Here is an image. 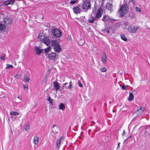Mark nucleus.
Masks as SVG:
<instances>
[{"mask_svg":"<svg viewBox=\"0 0 150 150\" xmlns=\"http://www.w3.org/2000/svg\"><path fill=\"white\" fill-rule=\"evenodd\" d=\"M128 10V6L127 3L126 2H124L118 11V12L121 16H123L127 13Z\"/></svg>","mask_w":150,"mask_h":150,"instance_id":"f257e3e1","label":"nucleus"},{"mask_svg":"<svg viewBox=\"0 0 150 150\" xmlns=\"http://www.w3.org/2000/svg\"><path fill=\"white\" fill-rule=\"evenodd\" d=\"M51 45L53 47L54 51L59 53L61 52L62 49L58 41L53 40L51 41Z\"/></svg>","mask_w":150,"mask_h":150,"instance_id":"f03ea898","label":"nucleus"},{"mask_svg":"<svg viewBox=\"0 0 150 150\" xmlns=\"http://www.w3.org/2000/svg\"><path fill=\"white\" fill-rule=\"evenodd\" d=\"M125 27L127 29L128 31L130 33H136L137 31V29L139 28L138 27H136L134 25L129 24L127 22L125 23Z\"/></svg>","mask_w":150,"mask_h":150,"instance_id":"7ed1b4c3","label":"nucleus"},{"mask_svg":"<svg viewBox=\"0 0 150 150\" xmlns=\"http://www.w3.org/2000/svg\"><path fill=\"white\" fill-rule=\"evenodd\" d=\"M38 38L40 41H42L47 45H49L50 43V40L47 37H46L41 34H39Z\"/></svg>","mask_w":150,"mask_h":150,"instance_id":"20e7f679","label":"nucleus"},{"mask_svg":"<svg viewBox=\"0 0 150 150\" xmlns=\"http://www.w3.org/2000/svg\"><path fill=\"white\" fill-rule=\"evenodd\" d=\"M52 33L53 35L57 38L60 37L62 35L61 32L58 29L55 28L53 29Z\"/></svg>","mask_w":150,"mask_h":150,"instance_id":"39448f33","label":"nucleus"},{"mask_svg":"<svg viewBox=\"0 0 150 150\" xmlns=\"http://www.w3.org/2000/svg\"><path fill=\"white\" fill-rule=\"evenodd\" d=\"M91 6L90 2L88 1H84L81 6V8L84 11H86L89 9Z\"/></svg>","mask_w":150,"mask_h":150,"instance_id":"423d86ee","label":"nucleus"},{"mask_svg":"<svg viewBox=\"0 0 150 150\" xmlns=\"http://www.w3.org/2000/svg\"><path fill=\"white\" fill-rule=\"evenodd\" d=\"M58 54L54 52L49 54L47 55L48 58L49 59L56 60L58 59Z\"/></svg>","mask_w":150,"mask_h":150,"instance_id":"0eeeda50","label":"nucleus"},{"mask_svg":"<svg viewBox=\"0 0 150 150\" xmlns=\"http://www.w3.org/2000/svg\"><path fill=\"white\" fill-rule=\"evenodd\" d=\"M144 110V108L142 107H140V108L138 109L134 113L136 115V117L139 116L143 113Z\"/></svg>","mask_w":150,"mask_h":150,"instance_id":"6e6552de","label":"nucleus"},{"mask_svg":"<svg viewBox=\"0 0 150 150\" xmlns=\"http://www.w3.org/2000/svg\"><path fill=\"white\" fill-rule=\"evenodd\" d=\"M115 19H112L108 16H104V21L106 23L107 22L112 23L115 20Z\"/></svg>","mask_w":150,"mask_h":150,"instance_id":"1a4fd4ad","label":"nucleus"},{"mask_svg":"<svg viewBox=\"0 0 150 150\" xmlns=\"http://www.w3.org/2000/svg\"><path fill=\"white\" fill-rule=\"evenodd\" d=\"M4 22L7 25H9L12 24L13 20L11 18H5L4 20Z\"/></svg>","mask_w":150,"mask_h":150,"instance_id":"9d476101","label":"nucleus"},{"mask_svg":"<svg viewBox=\"0 0 150 150\" xmlns=\"http://www.w3.org/2000/svg\"><path fill=\"white\" fill-rule=\"evenodd\" d=\"M103 14V10L101 8H99L97 11L95 17V18H99L102 16Z\"/></svg>","mask_w":150,"mask_h":150,"instance_id":"9b49d317","label":"nucleus"},{"mask_svg":"<svg viewBox=\"0 0 150 150\" xmlns=\"http://www.w3.org/2000/svg\"><path fill=\"white\" fill-rule=\"evenodd\" d=\"M52 83L53 85L52 89L56 90V93H57V90L59 89L60 86L59 85V83L57 81H54L52 82Z\"/></svg>","mask_w":150,"mask_h":150,"instance_id":"f8f14e48","label":"nucleus"},{"mask_svg":"<svg viewBox=\"0 0 150 150\" xmlns=\"http://www.w3.org/2000/svg\"><path fill=\"white\" fill-rule=\"evenodd\" d=\"M59 127L56 125H53L52 128V132L54 133H57L59 130Z\"/></svg>","mask_w":150,"mask_h":150,"instance_id":"ddd939ff","label":"nucleus"},{"mask_svg":"<svg viewBox=\"0 0 150 150\" xmlns=\"http://www.w3.org/2000/svg\"><path fill=\"white\" fill-rule=\"evenodd\" d=\"M73 10L74 13L76 14L80 13L81 11V9L77 6L74 7Z\"/></svg>","mask_w":150,"mask_h":150,"instance_id":"4468645a","label":"nucleus"},{"mask_svg":"<svg viewBox=\"0 0 150 150\" xmlns=\"http://www.w3.org/2000/svg\"><path fill=\"white\" fill-rule=\"evenodd\" d=\"M35 51L36 52V54L38 55H39L42 53L43 50L39 49L38 47H36L35 48Z\"/></svg>","mask_w":150,"mask_h":150,"instance_id":"2eb2a0df","label":"nucleus"},{"mask_svg":"<svg viewBox=\"0 0 150 150\" xmlns=\"http://www.w3.org/2000/svg\"><path fill=\"white\" fill-rule=\"evenodd\" d=\"M15 1V0H7L4 1V4L6 6H7L9 4H13L14 3Z\"/></svg>","mask_w":150,"mask_h":150,"instance_id":"dca6fc26","label":"nucleus"},{"mask_svg":"<svg viewBox=\"0 0 150 150\" xmlns=\"http://www.w3.org/2000/svg\"><path fill=\"white\" fill-rule=\"evenodd\" d=\"M70 85H69V83H66L63 84V89L64 88H65L67 89H71V88L70 87Z\"/></svg>","mask_w":150,"mask_h":150,"instance_id":"f3484780","label":"nucleus"},{"mask_svg":"<svg viewBox=\"0 0 150 150\" xmlns=\"http://www.w3.org/2000/svg\"><path fill=\"white\" fill-rule=\"evenodd\" d=\"M112 4H111L109 3L107 4L106 8L108 10L111 11H112Z\"/></svg>","mask_w":150,"mask_h":150,"instance_id":"a211bd4d","label":"nucleus"},{"mask_svg":"<svg viewBox=\"0 0 150 150\" xmlns=\"http://www.w3.org/2000/svg\"><path fill=\"white\" fill-rule=\"evenodd\" d=\"M58 108L59 110H64L65 108L64 105L63 103H60Z\"/></svg>","mask_w":150,"mask_h":150,"instance_id":"6ab92c4d","label":"nucleus"},{"mask_svg":"<svg viewBox=\"0 0 150 150\" xmlns=\"http://www.w3.org/2000/svg\"><path fill=\"white\" fill-rule=\"evenodd\" d=\"M5 28L6 27L5 25L3 23H0V32L4 31Z\"/></svg>","mask_w":150,"mask_h":150,"instance_id":"aec40b11","label":"nucleus"},{"mask_svg":"<svg viewBox=\"0 0 150 150\" xmlns=\"http://www.w3.org/2000/svg\"><path fill=\"white\" fill-rule=\"evenodd\" d=\"M24 79L26 82H29L30 79V77L27 75L25 74L24 76Z\"/></svg>","mask_w":150,"mask_h":150,"instance_id":"412c9836","label":"nucleus"},{"mask_svg":"<svg viewBox=\"0 0 150 150\" xmlns=\"http://www.w3.org/2000/svg\"><path fill=\"white\" fill-rule=\"evenodd\" d=\"M62 139V137L60 138V139L58 140H57V142L56 143V145H57V148L58 149H59V147H60V144L61 142V140Z\"/></svg>","mask_w":150,"mask_h":150,"instance_id":"4be33fe9","label":"nucleus"},{"mask_svg":"<svg viewBox=\"0 0 150 150\" xmlns=\"http://www.w3.org/2000/svg\"><path fill=\"white\" fill-rule=\"evenodd\" d=\"M38 140L39 137L37 136L35 137L34 139V144L37 145L38 143Z\"/></svg>","mask_w":150,"mask_h":150,"instance_id":"5701e85b","label":"nucleus"},{"mask_svg":"<svg viewBox=\"0 0 150 150\" xmlns=\"http://www.w3.org/2000/svg\"><path fill=\"white\" fill-rule=\"evenodd\" d=\"M78 43L79 45H83L85 43V41L83 39H81L78 42Z\"/></svg>","mask_w":150,"mask_h":150,"instance_id":"b1692460","label":"nucleus"},{"mask_svg":"<svg viewBox=\"0 0 150 150\" xmlns=\"http://www.w3.org/2000/svg\"><path fill=\"white\" fill-rule=\"evenodd\" d=\"M134 98V95L132 93H129V96L128 98V100L129 101H131L133 100Z\"/></svg>","mask_w":150,"mask_h":150,"instance_id":"393cba45","label":"nucleus"},{"mask_svg":"<svg viewBox=\"0 0 150 150\" xmlns=\"http://www.w3.org/2000/svg\"><path fill=\"white\" fill-rule=\"evenodd\" d=\"M24 129L26 131H28L30 129V126L29 124L28 123H26L25 124V126L24 128Z\"/></svg>","mask_w":150,"mask_h":150,"instance_id":"a878e982","label":"nucleus"},{"mask_svg":"<svg viewBox=\"0 0 150 150\" xmlns=\"http://www.w3.org/2000/svg\"><path fill=\"white\" fill-rule=\"evenodd\" d=\"M120 36L122 40H124L126 42L127 41V39L124 35H121Z\"/></svg>","mask_w":150,"mask_h":150,"instance_id":"bb28decb","label":"nucleus"},{"mask_svg":"<svg viewBox=\"0 0 150 150\" xmlns=\"http://www.w3.org/2000/svg\"><path fill=\"white\" fill-rule=\"evenodd\" d=\"M10 115H19V113L16 112L15 111H12L10 112Z\"/></svg>","mask_w":150,"mask_h":150,"instance_id":"cd10ccee","label":"nucleus"},{"mask_svg":"<svg viewBox=\"0 0 150 150\" xmlns=\"http://www.w3.org/2000/svg\"><path fill=\"white\" fill-rule=\"evenodd\" d=\"M128 86V85L125 86V85H122V88L123 90H125L127 88Z\"/></svg>","mask_w":150,"mask_h":150,"instance_id":"c85d7f7f","label":"nucleus"},{"mask_svg":"<svg viewBox=\"0 0 150 150\" xmlns=\"http://www.w3.org/2000/svg\"><path fill=\"white\" fill-rule=\"evenodd\" d=\"M13 67V65L11 64H7L6 65V69H8L10 68H12Z\"/></svg>","mask_w":150,"mask_h":150,"instance_id":"c756f323","label":"nucleus"},{"mask_svg":"<svg viewBox=\"0 0 150 150\" xmlns=\"http://www.w3.org/2000/svg\"><path fill=\"white\" fill-rule=\"evenodd\" d=\"M94 20V17H92L91 18V19H89L88 20V22L90 23H93Z\"/></svg>","mask_w":150,"mask_h":150,"instance_id":"7c9ffc66","label":"nucleus"},{"mask_svg":"<svg viewBox=\"0 0 150 150\" xmlns=\"http://www.w3.org/2000/svg\"><path fill=\"white\" fill-rule=\"evenodd\" d=\"M77 0H71L70 2V3L72 4H74L76 2Z\"/></svg>","mask_w":150,"mask_h":150,"instance_id":"2f4dec72","label":"nucleus"},{"mask_svg":"<svg viewBox=\"0 0 150 150\" xmlns=\"http://www.w3.org/2000/svg\"><path fill=\"white\" fill-rule=\"evenodd\" d=\"M50 47H48V48H46L44 50V52H45L47 53V52H48L50 50Z\"/></svg>","mask_w":150,"mask_h":150,"instance_id":"473e14b6","label":"nucleus"},{"mask_svg":"<svg viewBox=\"0 0 150 150\" xmlns=\"http://www.w3.org/2000/svg\"><path fill=\"white\" fill-rule=\"evenodd\" d=\"M78 84L79 85V86L80 87H83V84L81 83V81H78Z\"/></svg>","mask_w":150,"mask_h":150,"instance_id":"72a5a7b5","label":"nucleus"},{"mask_svg":"<svg viewBox=\"0 0 150 150\" xmlns=\"http://www.w3.org/2000/svg\"><path fill=\"white\" fill-rule=\"evenodd\" d=\"M136 9V11L137 12H141V9L139 7H136L135 8Z\"/></svg>","mask_w":150,"mask_h":150,"instance_id":"f704fd0d","label":"nucleus"},{"mask_svg":"<svg viewBox=\"0 0 150 150\" xmlns=\"http://www.w3.org/2000/svg\"><path fill=\"white\" fill-rule=\"evenodd\" d=\"M16 117L17 116L12 115L11 116V118L12 120L14 121L16 119Z\"/></svg>","mask_w":150,"mask_h":150,"instance_id":"c9c22d12","label":"nucleus"},{"mask_svg":"<svg viewBox=\"0 0 150 150\" xmlns=\"http://www.w3.org/2000/svg\"><path fill=\"white\" fill-rule=\"evenodd\" d=\"M47 100L50 103H52V100L50 98V97H49L47 99Z\"/></svg>","mask_w":150,"mask_h":150,"instance_id":"e433bc0d","label":"nucleus"},{"mask_svg":"<svg viewBox=\"0 0 150 150\" xmlns=\"http://www.w3.org/2000/svg\"><path fill=\"white\" fill-rule=\"evenodd\" d=\"M20 75L19 74H17L15 76V77L16 79H18L20 77Z\"/></svg>","mask_w":150,"mask_h":150,"instance_id":"4c0bfd02","label":"nucleus"},{"mask_svg":"<svg viewBox=\"0 0 150 150\" xmlns=\"http://www.w3.org/2000/svg\"><path fill=\"white\" fill-rule=\"evenodd\" d=\"M24 88L25 90L28 89V86L27 85H23Z\"/></svg>","mask_w":150,"mask_h":150,"instance_id":"58836bf2","label":"nucleus"},{"mask_svg":"<svg viewBox=\"0 0 150 150\" xmlns=\"http://www.w3.org/2000/svg\"><path fill=\"white\" fill-rule=\"evenodd\" d=\"M0 58L1 60H4L5 59V57L2 55H1L0 57Z\"/></svg>","mask_w":150,"mask_h":150,"instance_id":"ea45409f","label":"nucleus"},{"mask_svg":"<svg viewBox=\"0 0 150 150\" xmlns=\"http://www.w3.org/2000/svg\"><path fill=\"white\" fill-rule=\"evenodd\" d=\"M72 83L71 82V81H70V82H69V85H70V88H71V89L72 88Z\"/></svg>","mask_w":150,"mask_h":150,"instance_id":"a19ab883","label":"nucleus"},{"mask_svg":"<svg viewBox=\"0 0 150 150\" xmlns=\"http://www.w3.org/2000/svg\"><path fill=\"white\" fill-rule=\"evenodd\" d=\"M104 63L105 62H106V58L105 56V58H104Z\"/></svg>","mask_w":150,"mask_h":150,"instance_id":"79ce46f5","label":"nucleus"},{"mask_svg":"<svg viewBox=\"0 0 150 150\" xmlns=\"http://www.w3.org/2000/svg\"><path fill=\"white\" fill-rule=\"evenodd\" d=\"M104 32H106L108 33H109V30H104Z\"/></svg>","mask_w":150,"mask_h":150,"instance_id":"37998d69","label":"nucleus"},{"mask_svg":"<svg viewBox=\"0 0 150 150\" xmlns=\"http://www.w3.org/2000/svg\"><path fill=\"white\" fill-rule=\"evenodd\" d=\"M125 130H123V132L122 134V136H124L125 135Z\"/></svg>","mask_w":150,"mask_h":150,"instance_id":"c03bdc74","label":"nucleus"},{"mask_svg":"<svg viewBox=\"0 0 150 150\" xmlns=\"http://www.w3.org/2000/svg\"><path fill=\"white\" fill-rule=\"evenodd\" d=\"M108 75V74H106L105 76V77L106 78H107Z\"/></svg>","mask_w":150,"mask_h":150,"instance_id":"a18cd8bd","label":"nucleus"},{"mask_svg":"<svg viewBox=\"0 0 150 150\" xmlns=\"http://www.w3.org/2000/svg\"><path fill=\"white\" fill-rule=\"evenodd\" d=\"M120 143L119 142L118 143V145H117V149L120 146Z\"/></svg>","mask_w":150,"mask_h":150,"instance_id":"49530a36","label":"nucleus"},{"mask_svg":"<svg viewBox=\"0 0 150 150\" xmlns=\"http://www.w3.org/2000/svg\"><path fill=\"white\" fill-rule=\"evenodd\" d=\"M103 69H104V72H105V71H106V68H105L104 67Z\"/></svg>","mask_w":150,"mask_h":150,"instance_id":"de8ad7c7","label":"nucleus"},{"mask_svg":"<svg viewBox=\"0 0 150 150\" xmlns=\"http://www.w3.org/2000/svg\"><path fill=\"white\" fill-rule=\"evenodd\" d=\"M95 12V10H93L92 11V13L94 14V15L95 14V13H94Z\"/></svg>","mask_w":150,"mask_h":150,"instance_id":"09e8293b","label":"nucleus"},{"mask_svg":"<svg viewBox=\"0 0 150 150\" xmlns=\"http://www.w3.org/2000/svg\"><path fill=\"white\" fill-rule=\"evenodd\" d=\"M127 139H128V138H127V139H125V140H124V142H126V141Z\"/></svg>","mask_w":150,"mask_h":150,"instance_id":"8fccbe9b","label":"nucleus"},{"mask_svg":"<svg viewBox=\"0 0 150 150\" xmlns=\"http://www.w3.org/2000/svg\"><path fill=\"white\" fill-rule=\"evenodd\" d=\"M100 71L102 72H103V68L101 69Z\"/></svg>","mask_w":150,"mask_h":150,"instance_id":"3c124183","label":"nucleus"},{"mask_svg":"<svg viewBox=\"0 0 150 150\" xmlns=\"http://www.w3.org/2000/svg\"><path fill=\"white\" fill-rule=\"evenodd\" d=\"M71 37H69V40H71Z\"/></svg>","mask_w":150,"mask_h":150,"instance_id":"603ef678","label":"nucleus"},{"mask_svg":"<svg viewBox=\"0 0 150 150\" xmlns=\"http://www.w3.org/2000/svg\"><path fill=\"white\" fill-rule=\"evenodd\" d=\"M17 98H19V99H20V97H19V96H18V97H17Z\"/></svg>","mask_w":150,"mask_h":150,"instance_id":"864d4df0","label":"nucleus"},{"mask_svg":"<svg viewBox=\"0 0 150 150\" xmlns=\"http://www.w3.org/2000/svg\"><path fill=\"white\" fill-rule=\"evenodd\" d=\"M102 61H103V58H102Z\"/></svg>","mask_w":150,"mask_h":150,"instance_id":"5fc2aeb1","label":"nucleus"},{"mask_svg":"<svg viewBox=\"0 0 150 150\" xmlns=\"http://www.w3.org/2000/svg\"><path fill=\"white\" fill-rule=\"evenodd\" d=\"M104 54V55H105V54ZM104 56H105V55H104V56H103V57H104Z\"/></svg>","mask_w":150,"mask_h":150,"instance_id":"6e6d98bb","label":"nucleus"}]
</instances>
